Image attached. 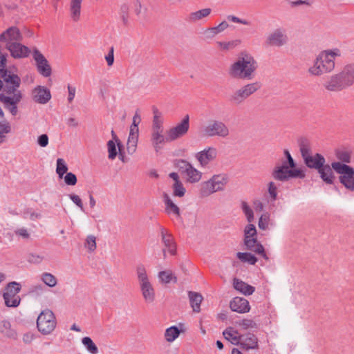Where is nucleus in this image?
Masks as SVG:
<instances>
[{"mask_svg":"<svg viewBox=\"0 0 354 354\" xmlns=\"http://www.w3.org/2000/svg\"><path fill=\"white\" fill-rule=\"evenodd\" d=\"M203 35L206 39H213L217 34L216 31H214V28H207L203 32Z\"/></svg>","mask_w":354,"mask_h":354,"instance_id":"62","label":"nucleus"},{"mask_svg":"<svg viewBox=\"0 0 354 354\" xmlns=\"http://www.w3.org/2000/svg\"><path fill=\"white\" fill-rule=\"evenodd\" d=\"M22 35L19 29L16 26H11L0 35V41L6 44V48L8 46L15 42L20 41Z\"/></svg>","mask_w":354,"mask_h":354,"instance_id":"13","label":"nucleus"},{"mask_svg":"<svg viewBox=\"0 0 354 354\" xmlns=\"http://www.w3.org/2000/svg\"><path fill=\"white\" fill-rule=\"evenodd\" d=\"M37 144L41 147H46L48 145V136L47 134H41L37 138Z\"/></svg>","mask_w":354,"mask_h":354,"instance_id":"61","label":"nucleus"},{"mask_svg":"<svg viewBox=\"0 0 354 354\" xmlns=\"http://www.w3.org/2000/svg\"><path fill=\"white\" fill-rule=\"evenodd\" d=\"M241 209L245 215L249 223L252 222L254 221V212L246 202L243 201L241 203Z\"/></svg>","mask_w":354,"mask_h":354,"instance_id":"48","label":"nucleus"},{"mask_svg":"<svg viewBox=\"0 0 354 354\" xmlns=\"http://www.w3.org/2000/svg\"><path fill=\"white\" fill-rule=\"evenodd\" d=\"M305 165L310 169L319 170L326 162L325 158L320 153L310 155L303 159Z\"/></svg>","mask_w":354,"mask_h":354,"instance_id":"21","label":"nucleus"},{"mask_svg":"<svg viewBox=\"0 0 354 354\" xmlns=\"http://www.w3.org/2000/svg\"><path fill=\"white\" fill-rule=\"evenodd\" d=\"M33 100L39 104H46L51 98L50 92L44 86H38L32 91Z\"/></svg>","mask_w":354,"mask_h":354,"instance_id":"23","label":"nucleus"},{"mask_svg":"<svg viewBox=\"0 0 354 354\" xmlns=\"http://www.w3.org/2000/svg\"><path fill=\"white\" fill-rule=\"evenodd\" d=\"M189 129V116L186 115L180 122L178 123L175 127L170 128L167 134L169 136V139L174 141L183 136H185Z\"/></svg>","mask_w":354,"mask_h":354,"instance_id":"12","label":"nucleus"},{"mask_svg":"<svg viewBox=\"0 0 354 354\" xmlns=\"http://www.w3.org/2000/svg\"><path fill=\"white\" fill-rule=\"evenodd\" d=\"M82 1V0H71V17L74 21H77L80 18Z\"/></svg>","mask_w":354,"mask_h":354,"instance_id":"32","label":"nucleus"},{"mask_svg":"<svg viewBox=\"0 0 354 354\" xmlns=\"http://www.w3.org/2000/svg\"><path fill=\"white\" fill-rule=\"evenodd\" d=\"M341 55V50L337 48L321 51L308 69V73L317 77L331 73L335 68V58Z\"/></svg>","mask_w":354,"mask_h":354,"instance_id":"4","label":"nucleus"},{"mask_svg":"<svg viewBox=\"0 0 354 354\" xmlns=\"http://www.w3.org/2000/svg\"><path fill=\"white\" fill-rule=\"evenodd\" d=\"M340 182L347 188L354 191V177L353 174L341 176Z\"/></svg>","mask_w":354,"mask_h":354,"instance_id":"44","label":"nucleus"},{"mask_svg":"<svg viewBox=\"0 0 354 354\" xmlns=\"http://www.w3.org/2000/svg\"><path fill=\"white\" fill-rule=\"evenodd\" d=\"M261 87V84L259 82L247 84L233 92L229 97V101L233 104L239 105L243 103L247 98L259 91Z\"/></svg>","mask_w":354,"mask_h":354,"instance_id":"8","label":"nucleus"},{"mask_svg":"<svg viewBox=\"0 0 354 354\" xmlns=\"http://www.w3.org/2000/svg\"><path fill=\"white\" fill-rule=\"evenodd\" d=\"M188 297L193 311L195 313H199L201 311V304L203 299L201 294L196 292L189 291Z\"/></svg>","mask_w":354,"mask_h":354,"instance_id":"28","label":"nucleus"},{"mask_svg":"<svg viewBox=\"0 0 354 354\" xmlns=\"http://www.w3.org/2000/svg\"><path fill=\"white\" fill-rule=\"evenodd\" d=\"M160 235L162 241L171 255L176 253V246L173 236L165 228L160 227Z\"/></svg>","mask_w":354,"mask_h":354,"instance_id":"19","label":"nucleus"},{"mask_svg":"<svg viewBox=\"0 0 354 354\" xmlns=\"http://www.w3.org/2000/svg\"><path fill=\"white\" fill-rule=\"evenodd\" d=\"M212 12L209 8H203L200 10L191 12L186 18L187 21L189 23H196L203 18L208 17Z\"/></svg>","mask_w":354,"mask_h":354,"instance_id":"26","label":"nucleus"},{"mask_svg":"<svg viewBox=\"0 0 354 354\" xmlns=\"http://www.w3.org/2000/svg\"><path fill=\"white\" fill-rule=\"evenodd\" d=\"M160 280L164 283H169L171 281L174 283L177 282V277L172 273L171 271H160L158 273Z\"/></svg>","mask_w":354,"mask_h":354,"instance_id":"40","label":"nucleus"},{"mask_svg":"<svg viewBox=\"0 0 354 354\" xmlns=\"http://www.w3.org/2000/svg\"><path fill=\"white\" fill-rule=\"evenodd\" d=\"M299 151L302 158L309 156L312 154L310 141L306 138H301L298 140Z\"/></svg>","mask_w":354,"mask_h":354,"instance_id":"34","label":"nucleus"},{"mask_svg":"<svg viewBox=\"0 0 354 354\" xmlns=\"http://www.w3.org/2000/svg\"><path fill=\"white\" fill-rule=\"evenodd\" d=\"M116 145L117 143L114 140H109L107 142L108 158L110 160H114L118 155Z\"/></svg>","mask_w":354,"mask_h":354,"instance_id":"47","label":"nucleus"},{"mask_svg":"<svg viewBox=\"0 0 354 354\" xmlns=\"http://www.w3.org/2000/svg\"><path fill=\"white\" fill-rule=\"evenodd\" d=\"M141 122V118L140 115L136 112L133 117V122L130 127L129 131L139 133L138 124Z\"/></svg>","mask_w":354,"mask_h":354,"instance_id":"52","label":"nucleus"},{"mask_svg":"<svg viewBox=\"0 0 354 354\" xmlns=\"http://www.w3.org/2000/svg\"><path fill=\"white\" fill-rule=\"evenodd\" d=\"M236 324L244 330L257 328V324L256 322L254 320L250 319L239 320L236 322Z\"/></svg>","mask_w":354,"mask_h":354,"instance_id":"46","label":"nucleus"},{"mask_svg":"<svg viewBox=\"0 0 354 354\" xmlns=\"http://www.w3.org/2000/svg\"><path fill=\"white\" fill-rule=\"evenodd\" d=\"M227 182L228 178L225 174L214 175L208 180L201 183L199 194L201 197H207L216 192L222 191Z\"/></svg>","mask_w":354,"mask_h":354,"instance_id":"6","label":"nucleus"},{"mask_svg":"<svg viewBox=\"0 0 354 354\" xmlns=\"http://www.w3.org/2000/svg\"><path fill=\"white\" fill-rule=\"evenodd\" d=\"M331 167L337 173L342 174V176L348 174H354V171L353 168L339 162H333L331 164Z\"/></svg>","mask_w":354,"mask_h":354,"instance_id":"35","label":"nucleus"},{"mask_svg":"<svg viewBox=\"0 0 354 354\" xmlns=\"http://www.w3.org/2000/svg\"><path fill=\"white\" fill-rule=\"evenodd\" d=\"M217 156V151L214 147H208L196 153L195 157L201 167H206Z\"/></svg>","mask_w":354,"mask_h":354,"instance_id":"17","label":"nucleus"},{"mask_svg":"<svg viewBox=\"0 0 354 354\" xmlns=\"http://www.w3.org/2000/svg\"><path fill=\"white\" fill-rule=\"evenodd\" d=\"M68 166L65 160L62 158H58L57 160V167L56 173L59 178H62L64 174L67 173Z\"/></svg>","mask_w":354,"mask_h":354,"instance_id":"45","label":"nucleus"},{"mask_svg":"<svg viewBox=\"0 0 354 354\" xmlns=\"http://www.w3.org/2000/svg\"><path fill=\"white\" fill-rule=\"evenodd\" d=\"M14 58L26 57L30 54V49L20 44V41L10 44L7 48Z\"/></svg>","mask_w":354,"mask_h":354,"instance_id":"22","label":"nucleus"},{"mask_svg":"<svg viewBox=\"0 0 354 354\" xmlns=\"http://www.w3.org/2000/svg\"><path fill=\"white\" fill-rule=\"evenodd\" d=\"M82 344L90 354H97L99 349L92 339L89 337H84L82 339Z\"/></svg>","mask_w":354,"mask_h":354,"instance_id":"36","label":"nucleus"},{"mask_svg":"<svg viewBox=\"0 0 354 354\" xmlns=\"http://www.w3.org/2000/svg\"><path fill=\"white\" fill-rule=\"evenodd\" d=\"M257 238V230L254 225L249 223L244 230V239Z\"/></svg>","mask_w":354,"mask_h":354,"instance_id":"49","label":"nucleus"},{"mask_svg":"<svg viewBox=\"0 0 354 354\" xmlns=\"http://www.w3.org/2000/svg\"><path fill=\"white\" fill-rule=\"evenodd\" d=\"M136 274L144 300L146 303H153L156 298L155 290L143 265L137 266Z\"/></svg>","mask_w":354,"mask_h":354,"instance_id":"5","label":"nucleus"},{"mask_svg":"<svg viewBox=\"0 0 354 354\" xmlns=\"http://www.w3.org/2000/svg\"><path fill=\"white\" fill-rule=\"evenodd\" d=\"M151 142L155 151L158 153L165 142H171V140L169 139V136H165L164 129H151Z\"/></svg>","mask_w":354,"mask_h":354,"instance_id":"16","label":"nucleus"},{"mask_svg":"<svg viewBox=\"0 0 354 354\" xmlns=\"http://www.w3.org/2000/svg\"><path fill=\"white\" fill-rule=\"evenodd\" d=\"M236 257L241 261L247 262L250 265H254L257 262V257L248 252H238Z\"/></svg>","mask_w":354,"mask_h":354,"instance_id":"41","label":"nucleus"},{"mask_svg":"<svg viewBox=\"0 0 354 354\" xmlns=\"http://www.w3.org/2000/svg\"><path fill=\"white\" fill-rule=\"evenodd\" d=\"M258 68V64L254 57L247 52L241 53L237 60L230 67L229 75L244 80H252Z\"/></svg>","mask_w":354,"mask_h":354,"instance_id":"3","label":"nucleus"},{"mask_svg":"<svg viewBox=\"0 0 354 354\" xmlns=\"http://www.w3.org/2000/svg\"><path fill=\"white\" fill-rule=\"evenodd\" d=\"M268 191L270 198L273 201H275L277 198V187L274 182L270 181V183H268Z\"/></svg>","mask_w":354,"mask_h":354,"instance_id":"53","label":"nucleus"},{"mask_svg":"<svg viewBox=\"0 0 354 354\" xmlns=\"http://www.w3.org/2000/svg\"><path fill=\"white\" fill-rule=\"evenodd\" d=\"M190 162L183 159L176 160L174 166L178 169L180 173L189 165Z\"/></svg>","mask_w":354,"mask_h":354,"instance_id":"57","label":"nucleus"},{"mask_svg":"<svg viewBox=\"0 0 354 354\" xmlns=\"http://www.w3.org/2000/svg\"><path fill=\"white\" fill-rule=\"evenodd\" d=\"M21 78L8 69L0 70V102L12 115L18 113V104L23 98L19 90Z\"/></svg>","mask_w":354,"mask_h":354,"instance_id":"1","label":"nucleus"},{"mask_svg":"<svg viewBox=\"0 0 354 354\" xmlns=\"http://www.w3.org/2000/svg\"><path fill=\"white\" fill-rule=\"evenodd\" d=\"M354 85V62L345 64L342 70L330 75L323 83L328 92L338 93Z\"/></svg>","mask_w":354,"mask_h":354,"instance_id":"2","label":"nucleus"},{"mask_svg":"<svg viewBox=\"0 0 354 354\" xmlns=\"http://www.w3.org/2000/svg\"><path fill=\"white\" fill-rule=\"evenodd\" d=\"M244 244L247 250L261 255L266 260H268V257L265 252L263 246L258 242L257 238L244 239Z\"/></svg>","mask_w":354,"mask_h":354,"instance_id":"20","label":"nucleus"},{"mask_svg":"<svg viewBox=\"0 0 354 354\" xmlns=\"http://www.w3.org/2000/svg\"><path fill=\"white\" fill-rule=\"evenodd\" d=\"M64 182L67 185L73 186L76 185L77 179L76 176L73 173L68 172L66 173V176H64Z\"/></svg>","mask_w":354,"mask_h":354,"instance_id":"55","label":"nucleus"},{"mask_svg":"<svg viewBox=\"0 0 354 354\" xmlns=\"http://www.w3.org/2000/svg\"><path fill=\"white\" fill-rule=\"evenodd\" d=\"M203 133L207 137L226 138L230 134V130L223 122L213 120L203 127Z\"/></svg>","mask_w":354,"mask_h":354,"instance_id":"11","label":"nucleus"},{"mask_svg":"<svg viewBox=\"0 0 354 354\" xmlns=\"http://www.w3.org/2000/svg\"><path fill=\"white\" fill-rule=\"evenodd\" d=\"M153 119L152 122L151 129H164L162 123L163 121L161 118V113L155 107L153 109Z\"/></svg>","mask_w":354,"mask_h":354,"instance_id":"38","label":"nucleus"},{"mask_svg":"<svg viewBox=\"0 0 354 354\" xmlns=\"http://www.w3.org/2000/svg\"><path fill=\"white\" fill-rule=\"evenodd\" d=\"M287 41L288 37L285 33V30L281 28H277L270 33L266 40L268 45L277 47L285 45Z\"/></svg>","mask_w":354,"mask_h":354,"instance_id":"15","label":"nucleus"},{"mask_svg":"<svg viewBox=\"0 0 354 354\" xmlns=\"http://www.w3.org/2000/svg\"><path fill=\"white\" fill-rule=\"evenodd\" d=\"M41 279L46 286L50 288L55 287L57 283L56 277L49 272H44Z\"/></svg>","mask_w":354,"mask_h":354,"instance_id":"43","label":"nucleus"},{"mask_svg":"<svg viewBox=\"0 0 354 354\" xmlns=\"http://www.w3.org/2000/svg\"><path fill=\"white\" fill-rule=\"evenodd\" d=\"M32 57L39 73L44 77H49L51 75V67L45 57L37 48L34 49Z\"/></svg>","mask_w":354,"mask_h":354,"instance_id":"14","label":"nucleus"},{"mask_svg":"<svg viewBox=\"0 0 354 354\" xmlns=\"http://www.w3.org/2000/svg\"><path fill=\"white\" fill-rule=\"evenodd\" d=\"M269 220H270V215L268 213H265L261 214V216L259 218L258 226L259 229L265 230H267L269 224Z\"/></svg>","mask_w":354,"mask_h":354,"instance_id":"50","label":"nucleus"},{"mask_svg":"<svg viewBox=\"0 0 354 354\" xmlns=\"http://www.w3.org/2000/svg\"><path fill=\"white\" fill-rule=\"evenodd\" d=\"M272 178L277 181L286 182L290 178H304L305 174L301 169H292L287 166L286 162L276 165L272 172Z\"/></svg>","mask_w":354,"mask_h":354,"instance_id":"7","label":"nucleus"},{"mask_svg":"<svg viewBox=\"0 0 354 354\" xmlns=\"http://www.w3.org/2000/svg\"><path fill=\"white\" fill-rule=\"evenodd\" d=\"M313 0H296L290 1V5L291 7H295L301 5L311 6L313 4Z\"/></svg>","mask_w":354,"mask_h":354,"instance_id":"58","label":"nucleus"},{"mask_svg":"<svg viewBox=\"0 0 354 354\" xmlns=\"http://www.w3.org/2000/svg\"><path fill=\"white\" fill-rule=\"evenodd\" d=\"M15 233L17 236H21L23 239H27L30 237V234L25 227H21L16 230Z\"/></svg>","mask_w":354,"mask_h":354,"instance_id":"64","label":"nucleus"},{"mask_svg":"<svg viewBox=\"0 0 354 354\" xmlns=\"http://www.w3.org/2000/svg\"><path fill=\"white\" fill-rule=\"evenodd\" d=\"M201 178L202 173L193 166L186 176V181L189 183H196L199 182Z\"/></svg>","mask_w":354,"mask_h":354,"instance_id":"39","label":"nucleus"},{"mask_svg":"<svg viewBox=\"0 0 354 354\" xmlns=\"http://www.w3.org/2000/svg\"><path fill=\"white\" fill-rule=\"evenodd\" d=\"M70 199L77 206L79 207L82 210H83L84 209V207H83V203H82V201L81 200V198H80L79 196L76 195V194H69L68 195Z\"/></svg>","mask_w":354,"mask_h":354,"instance_id":"60","label":"nucleus"},{"mask_svg":"<svg viewBox=\"0 0 354 354\" xmlns=\"http://www.w3.org/2000/svg\"><path fill=\"white\" fill-rule=\"evenodd\" d=\"M232 311L239 313H248L250 310L249 301L243 297H236L230 303Z\"/></svg>","mask_w":354,"mask_h":354,"instance_id":"18","label":"nucleus"},{"mask_svg":"<svg viewBox=\"0 0 354 354\" xmlns=\"http://www.w3.org/2000/svg\"><path fill=\"white\" fill-rule=\"evenodd\" d=\"M0 333L6 337L17 339V333L16 330L11 327V324L8 320L0 322Z\"/></svg>","mask_w":354,"mask_h":354,"instance_id":"25","label":"nucleus"},{"mask_svg":"<svg viewBox=\"0 0 354 354\" xmlns=\"http://www.w3.org/2000/svg\"><path fill=\"white\" fill-rule=\"evenodd\" d=\"M321 178L327 184H332L334 180L332 167L328 165H324L322 168L317 170Z\"/></svg>","mask_w":354,"mask_h":354,"instance_id":"30","label":"nucleus"},{"mask_svg":"<svg viewBox=\"0 0 354 354\" xmlns=\"http://www.w3.org/2000/svg\"><path fill=\"white\" fill-rule=\"evenodd\" d=\"M85 247L88 248L90 252H93L96 249V238L93 235L87 236Z\"/></svg>","mask_w":354,"mask_h":354,"instance_id":"51","label":"nucleus"},{"mask_svg":"<svg viewBox=\"0 0 354 354\" xmlns=\"http://www.w3.org/2000/svg\"><path fill=\"white\" fill-rule=\"evenodd\" d=\"M337 157L339 160L344 162L349 163L351 162V153L347 151H338L337 152Z\"/></svg>","mask_w":354,"mask_h":354,"instance_id":"54","label":"nucleus"},{"mask_svg":"<svg viewBox=\"0 0 354 354\" xmlns=\"http://www.w3.org/2000/svg\"><path fill=\"white\" fill-rule=\"evenodd\" d=\"M233 286L234 289L242 292L245 295H251L255 290V288L239 279H234Z\"/></svg>","mask_w":354,"mask_h":354,"instance_id":"27","label":"nucleus"},{"mask_svg":"<svg viewBox=\"0 0 354 354\" xmlns=\"http://www.w3.org/2000/svg\"><path fill=\"white\" fill-rule=\"evenodd\" d=\"M180 330L176 326H171L166 329L165 338L168 342H174L180 335Z\"/></svg>","mask_w":354,"mask_h":354,"instance_id":"37","label":"nucleus"},{"mask_svg":"<svg viewBox=\"0 0 354 354\" xmlns=\"http://www.w3.org/2000/svg\"><path fill=\"white\" fill-rule=\"evenodd\" d=\"M283 153L287 159V160L285 161V162H286L287 166L292 169H295L296 163H295L294 159L292 158L291 154L290 153L289 151L287 149H285Z\"/></svg>","mask_w":354,"mask_h":354,"instance_id":"56","label":"nucleus"},{"mask_svg":"<svg viewBox=\"0 0 354 354\" xmlns=\"http://www.w3.org/2000/svg\"><path fill=\"white\" fill-rule=\"evenodd\" d=\"M138 136L139 133L129 131L127 143V150L129 154H133L136 152L138 141Z\"/></svg>","mask_w":354,"mask_h":354,"instance_id":"33","label":"nucleus"},{"mask_svg":"<svg viewBox=\"0 0 354 354\" xmlns=\"http://www.w3.org/2000/svg\"><path fill=\"white\" fill-rule=\"evenodd\" d=\"M164 202L165 204V211L167 214H174L177 216H180V209L179 207L173 202L171 199L170 196L165 193L163 194Z\"/></svg>","mask_w":354,"mask_h":354,"instance_id":"31","label":"nucleus"},{"mask_svg":"<svg viewBox=\"0 0 354 354\" xmlns=\"http://www.w3.org/2000/svg\"><path fill=\"white\" fill-rule=\"evenodd\" d=\"M172 195L175 197L182 198L185 195L186 188L184 187L182 182L178 183H174L171 186Z\"/></svg>","mask_w":354,"mask_h":354,"instance_id":"42","label":"nucleus"},{"mask_svg":"<svg viewBox=\"0 0 354 354\" xmlns=\"http://www.w3.org/2000/svg\"><path fill=\"white\" fill-rule=\"evenodd\" d=\"M240 344L246 350L254 349L258 348V339L252 333L241 335V340Z\"/></svg>","mask_w":354,"mask_h":354,"instance_id":"24","label":"nucleus"},{"mask_svg":"<svg viewBox=\"0 0 354 354\" xmlns=\"http://www.w3.org/2000/svg\"><path fill=\"white\" fill-rule=\"evenodd\" d=\"M56 325L55 316L50 310L45 309L39 315L37 319V327L41 334H50L55 330Z\"/></svg>","mask_w":354,"mask_h":354,"instance_id":"9","label":"nucleus"},{"mask_svg":"<svg viewBox=\"0 0 354 354\" xmlns=\"http://www.w3.org/2000/svg\"><path fill=\"white\" fill-rule=\"evenodd\" d=\"M21 284L16 281L10 282L6 285L3 294L6 306L15 308L20 304L21 298L18 293L21 291Z\"/></svg>","mask_w":354,"mask_h":354,"instance_id":"10","label":"nucleus"},{"mask_svg":"<svg viewBox=\"0 0 354 354\" xmlns=\"http://www.w3.org/2000/svg\"><path fill=\"white\" fill-rule=\"evenodd\" d=\"M223 335L227 340L231 342L233 344L237 345L241 342V335H239V332L232 327L227 328L223 332Z\"/></svg>","mask_w":354,"mask_h":354,"instance_id":"29","label":"nucleus"},{"mask_svg":"<svg viewBox=\"0 0 354 354\" xmlns=\"http://www.w3.org/2000/svg\"><path fill=\"white\" fill-rule=\"evenodd\" d=\"M228 24L225 21H223L221 23H220L218 26H214L213 28L214 31H216V33L218 35L223 32L225 30H226L228 28Z\"/></svg>","mask_w":354,"mask_h":354,"instance_id":"63","label":"nucleus"},{"mask_svg":"<svg viewBox=\"0 0 354 354\" xmlns=\"http://www.w3.org/2000/svg\"><path fill=\"white\" fill-rule=\"evenodd\" d=\"M227 19L229 21H232L234 23L241 24L246 25V26L250 25V22L248 21V20L240 19L234 15H228L227 17Z\"/></svg>","mask_w":354,"mask_h":354,"instance_id":"59","label":"nucleus"}]
</instances>
